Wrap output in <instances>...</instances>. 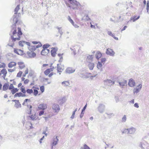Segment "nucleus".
Segmentation results:
<instances>
[{
	"label": "nucleus",
	"instance_id": "15",
	"mask_svg": "<svg viewBox=\"0 0 149 149\" xmlns=\"http://www.w3.org/2000/svg\"><path fill=\"white\" fill-rule=\"evenodd\" d=\"M32 88L33 89V93L34 95L36 96L38 93V90H39V88L33 86L32 87Z\"/></svg>",
	"mask_w": 149,
	"mask_h": 149
},
{
	"label": "nucleus",
	"instance_id": "62",
	"mask_svg": "<svg viewBox=\"0 0 149 149\" xmlns=\"http://www.w3.org/2000/svg\"><path fill=\"white\" fill-rule=\"evenodd\" d=\"M130 102L131 103L134 104V99H133Z\"/></svg>",
	"mask_w": 149,
	"mask_h": 149
},
{
	"label": "nucleus",
	"instance_id": "23",
	"mask_svg": "<svg viewBox=\"0 0 149 149\" xmlns=\"http://www.w3.org/2000/svg\"><path fill=\"white\" fill-rule=\"evenodd\" d=\"M102 56V54L100 51H97L95 54V57L97 59H99Z\"/></svg>",
	"mask_w": 149,
	"mask_h": 149
},
{
	"label": "nucleus",
	"instance_id": "4",
	"mask_svg": "<svg viewBox=\"0 0 149 149\" xmlns=\"http://www.w3.org/2000/svg\"><path fill=\"white\" fill-rule=\"evenodd\" d=\"M56 69L54 67H51L47 69L44 72V74L46 75H48L49 77H51L53 75L56 74Z\"/></svg>",
	"mask_w": 149,
	"mask_h": 149
},
{
	"label": "nucleus",
	"instance_id": "48",
	"mask_svg": "<svg viewBox=\"0 0 149 149\" xmlns=\"http://www.w3.org/2000/svg\"><path fill=\"white\" fill-rule=\"evenodd\" d=\"M106 61V59L105 58H102L101 59V63H104Z\"/></svg>",
	"mask_w": 149,
	"mask_h": 149
},
{
	"label": "nucleus",
	"instance_id": "45",
	"mask_svg": "<svg viewBox=\"0 0 149 149\" xmlns=\"http://www.w3.org/2000/svg\"><path fill=\"white\" fill-rule=\"evenodd\" d=\"M6 66V65L3 63H0V68H4Z\"/></svg>",
	"mask_w": 149,
	"mask_h": 149
},
{
	"label": "nucleus",
	"instance_id": "25",
	"mask_svg": "<svg viewBox=\"0 0 149 149\" xmlns=\"http://www.w3.org/2000/svg\"><path fill=\"white\" fill-rule=\"evenodd\" d=\"M58 141V136H56L55 139H54L53 142L52 143V146L56 145L57 143V142ZM53 146H52V148Z\"/></svg>",
	"mask_w": 149,
	"mask_h": 149
},
{
	"label": "nucleus",
	"instance_id": "35",
	"mask_svg": "<svg viewBox=\"0 0 149 149\" xmlns=\"http://www.w3.org/2000/svg\"><path fill=\"white\" fill-rule=\"evenodd\" d=\"M106 81L108 83H109V85H112L114 84V81H112L110 80H107Z\"/></svg>",
	"mask_w": 149,
	"mask_h": 149
},
{
	"label": "nucleus",
	"instance_id": "32",
	"mask_svg": "<svg viewBox=\"0 0 149 149\" xmlns=\"http://www.w3.org/2000/svg\"><path fill=\"white\" fill-rule=\"evenodd\" d=\"M74 70H72V69L70 68H68L66 70V72L68 73H71L74 72Z\"/></svg>",
	"mask_w": 149,
	"mask_h": 149
},
{
	"label": "nucleus",
	"instance_id": "61",
	"mask_svg": "<svg viewBox=\"0 0 149 149\" xmlns=\"http://www.w3.org/2000/svg\"><path fill=\"white\" fill-rule=\"evenodd\" d=\"M22 85V84L21 83H19L18 85V87H20Z\"/></svg>",
	"mask_w": 149,
	"mask_h": 149
},
{
	"label": "nucleus",
	"instance_id": "50",
	"mask_svg": "<svg viewBox=\"0 0 149 149\" xmlns=\"http://www.w3.org/2000/svg\"><path fill=\"white\" fill-rule=\"evenodd\" d=\"M32 42L33 44L35 45L38 44L39 43H41L40 42L37 41H32Z\"/></svg>",
	"mask_w": 149,
	"mask_h": 149
},
{
	"label": "nucleus",
	"instance_id": "58",
	"mask_svg": "<svg viewBox=\"0 0 149 149\" xmlns=\"http://www.w3.org/2000/svg\"><path fill=\"white\" fill-rule=\"evenodd\" d=\"M147 12H148L149 10V5H147Z\"/></svg>",
	"mask_w": 149,
	"mask_h": 149
},
{
	"label": "nucleus",
	"instance_id": "30",
	"mask_svg": "<svg viewBox=\"0 0 149 149\" xmlns=\"http://www.w3.org/2000/svg\"><path fill=\"white\" fill-rule=\"evenodd\" d=\"M30 102V99H25L23 102L22 104L23 105H25L27 104L28 102Z\"/></svg>",
	"mask_w": 149,
	"mask_h": 149
},
{
	"label": "nucleus",
	"instance_id": "40",
	"mask_svg": "<svg viewBox=\"0 0 149 149\" xmlns=\"http://www.w3.org/2000/svg\"><path fill=\"white\" fill-rule=\"evenodd\" d=\"M22 74V72L21 71H19L17 74V77H20Z\"/></svg>",
	"mask_w": 149,
	"mask_h": 149
},
{
	"label": "nucleus",
	"instance_id": "31",
	"mask_svg": "<svg viewBox=\"0 0 149 149\" xmlns=\"http://www.w3.org/2000/svg\"><path fill=\"white\" fill-rule=\"evenodd\" d=\"M26 92L29 94H31L33 93V90L32 89H27L26 90Z\"/></svg>",
	"mask_w": 149,
	"mask_h": 149
},
{
	"label": "nucleus",
	"instance_id": "39",
	"mask_svg": "<svg viewBox=\"0 0 149 149\" xmlns=\"http://www.w3.org/2000/svg\"><path fill=\"white\" fill-rule=\"evenodd\" d=\"M49 45L48 44H45L43 46V49H47V48L49 47Z\"/></svg>",
	"mask_w": 149,
	"mask_h": 149
},
{
	"label": "nucleus",
	"instance_id": "22",
	"mask_svg": "<svg viewBox=\"0 0 149 149\" xmlns=\"http://www.w3.org/2000/svg\"><path fill=\"white\" fill-rule=\"evenodd\" d=\"M16 65V63L14 62H11L8 64V66L9 68H11L15 66Z\"/></svg>",
	"mask_w": 149,
	"mask_h": 149
},
{
	"label": "nucleus",
	"instance_id": "20",
	"mask_svg": "<svg viewBox=\"0 0 149 149\" xmlns=\"http://www.w3.org/2000/svg\"><path fill=\"white\" fill-rule=\"evenodd\" d=\"M20 69H22L24 68L25 67V64L24 62H19L17 63Z\"/></svg>",
	"mask_w": 149,
	"mask_h": 149
},
{
	"label": "nucleus",
	"instance_id": "11",
	"mask_svg": "<svg viewBox=\"0 0 149 149\" xmlns=\"http://www.w3.org/2000/svg\"><path fill=\"white\" fill-rule=\"evenodd\" d=\"M1 75H2V76L3 79H5L7 74L6 70L5 68H3L0 71Z\"/></svg>",
	"mask_w": 149,
	"mask_h": 149
},
{
	"label": "nucleus",
	"instance_id": "44",
	"mask_svg": "<svg viewBox=\"0 0 149 149\" xmlns=\"http://www.w3.org/2000/svg\"><path fill=\"white\" fill-rule=\"evenodd\" d=\"M22 94L20 93H16L15 95V97H20L21 96Z\"/></svg>",
	"mask_w": 149,
	"mask_h": 149
},
{
	"label": "nucleus",
	"instance_id": "6",
	"mask_svg": "<svg viewBox=\"0 0 149 149\" xmlns=\"http://www.w3.org/2000/svg\"><path fill=\"white\" fill-rule=\"evenodd\" d=\"M70 3L71 5L70 6H69L68 7L72 8L73 9H78L79 7L81 6L80 4L75 0L72 1Z\"/></svg>",
	"mask_w": 149,
	"mask_h": 149
},
{
	"label": "nucleus",
	"instance_id": "46",
	"mask_svg": "<svg viewBox=\"0 0 149 149\" xmlns=\"http://www.w3.org/2000/svg\"><path fill=\"white\" fill-rule=\"evenodd\" d=\"M126 120V116L125 115H124L122 118V121L123 122H125Z\"/></svg>",
	"mask_w": 149,
	"mask_h": 149
},
{
	"label": "nucleus",
	"instance_id": "14",
	"mask_svg": "<svg viewBox=\"0 0 149 149\" xmlns=\"http://www.w3.org/2000/svg\"><path fill=\"white\" fill-rule=\"evenodd\" d=\"M14 51L15 53L19 55H23L24 54V51L19 49H14Z\"/></svg>",
	"mask_w": 149,
	"mask_h": 149
},
{
	"label": "nucleus",
	"instance_id": "41",
	"mask_svg": "<svg viewBox=\"0 0 149 149\" xmlns=\"http://www.w3.org/2000/svg\"><path fill=\"white\" fill-rule=\"evenodd\" d=\"M44 114V111L43 110H42V111H39L38 115L39 116H40Z\"/></svg>",
	"mask_w": 149,
	"mask_h": 149
},
{
	"label": "nucleus",
	"instance_id": "12",
	"mask_svg": "<svg viewBox=\"0 0 149 149\" xmlns=\"http://www.w3.org/2000/svg\"><path fill=\"white\" fill-rule=\"evenodd\" d=\"M57 71L59 72H61L64 69V66L61 64H58L57 65Z\"/></svg>",
	"mask_w": 149,
	"mask_h": 149
},
{
	"label": "nucleus",
	"instance_id": "37",
	"mask_svg": "<svg viewBox=\"0 0 149 149\" xmlns=\"http://www.w3.org/2000/svg\"><path fill=\"white\" fill-rule=\"evenodd\" d=\"M19 9V5H18L15 8V14H17L18 10Z\"/></svg>",
	"mask_w": 149,
	"mask_h": 149
},
{
	"label": "nucleus",
	"instance_id": "27",
	"mask_svg": "<svg viewBox=\"0 0 149 149\" xmlns=\"http://www.w3.org/2000/svg\"><path fill=\"white\" fill-rule=\"evenodd\" d=\"M62 85L64 86H67L69 85V82L67 81H65L62 83Z\"/></svg>",
	"mask_w": 149,
	"mask_h": 149
},
{
	"label": "nucleus",
	"instance_id": "55",
	"mask_svg": "<svg viewBox=\"0 0 149 149\" xmlns=\"http://www.w3.org/2000/svg\"><path fill=\"white\" fill-rule=\"evenodd\" d=\"M86 107H87V104H86L85 106L84 107L83 109L82 110V113L83 112V111H84L85 110V109Z\"/></svg>",
	"mask_w": 149,
	"mask_h": 149
},
{
	"label": "nucleus",
	"instance_id": "33",
	"mask_svg": "<svg viewBox=\"0 0 149 149\" xmlns=\"http://www.w3.org/2000/svg\"><path fill=\"white\" fill-rule=\"evenodd\" d=\"M40 89L41 93H43L45 90V87L44 86H40Z\"/></svg>",
	"mask_w": 149,
	"mask_h": 149
},
{
	"label": "nucleus",
	"instance_id": "43",
	"mask_svg": "<svg viewBox=\"0 0 149 149\" xmlns=\"http://www.w3.org/2000/svg\"><path fill=\"white\" fill-rule=\"evenodd\" d=\"M28 72H29V70H28V68H26V69L24 72V74L23 75V76L24 77H25L26 74H28Z\"/></svg>",
	"mask_w": 149,
	"mask_h": 149
},
{
	"label": "nucleus",
	"instance_id": "19",
	"mask_svg": "<svg viewBox=\"0 0 149 149\" xmlns=\"http://www.w3.org/2000/svg\"><path fill=\"white\" fill-rule=\"evenodd\" d=\"M128 85L132 87L135 86V83L134 80L131 79L129 81Z\"/></svg>",
	"mask_w": 149,
	"mask_h": 149
},
{
	"label": "nucleus",
	"instance_id": "52",
	"mask_svg": "<svg viewBox=\"0 0 149 149\" xmlns=\"http://www.w3.org/2000/svg\"><path fill=\"white\" fill-rule=\"evenodd\" d=\"M63 54H58V56L60 57V60L61 59H62L63 57H62V55Z\"/></svg>",
	"mask_w": 149,
	"mask_h": 149
},
{
	"label": "nucleus",
	"instance_id": "26",
	"mask_svg": "<svg viewBox=\"0 0 149 149\" xmlns=\"http://www.w3.org/2000/svg\"><path fill=\"white\" fill-rule=\"evenodd\" d=\"M107 33L109 35L111 36H112V37H113L115 40H118V38L117 37H115V36L114 35V34H113L111 32L109 31Z\"/></svg>",
	"mask_w": 149,
	"mask_h": 149
},
{
	"label": "nucleus",
	"instance_id": "38",
	"mask_svg": "<svg viewBox=\"0 0 149 149\" xmlns=\"http://www.w3.org/2000/svg\"><path fill=\"white\" fill-rule=\"evenodd\" d=\"M21 90L22 92L24 94H25L26 93V91L25 90L24 88V86H22Z\"/></svg>",
	"mask_w": 149,
	"mask_h": 149
},
{
	"label": "nucleus",
	"instance_id": "47",
	"mask_svg": "<svg viewBox=\"0 0 149 149\" xmlns=\"http://www.w3.org/2000/svg\"><path fill=\"white\" fill-rule=\"evenodd\" d=\"M84 149H90V148L87 145L85 144L84 146Z\"/></svg>",
	"mask_w": 149,
	"mask_h": 149
},
{
	"label": "nucleus",
	"instance_id": "56",
	"mask_svg": "<svg viewBox=\"0 0 149 149\" xmlns=\"http://www.w3.org/2000/svg\"><path fill=\"white\" fill-rule=\"evenodd\" d=\"M127 28V26H125L123 28V29L121 30V31H123L125 30Z\"/></svg>",
	"mask_w": 149,
	"mask_h": 149
},
{
	"label": "nucleus",
	"instance_id": "24",
	"mask_svg": "<svg viewBox=\"0 0 149 149\" xmlns=\"http://www.w3.org/2000/svg\"><path fill=\"white\" fill-rule=\"evenodd\" d=\"M140 17V16H134L133 17L131 18L130 20L133 22L135 21L136 20L138 19Z\"/></svg>",
	"mask_w": 149,
	"mask_h": 149
},
{
	"label": "nucleus",
	"instance_id": "18",
	"mask_svg": "<svg viewBox=\"0 0 149 149\" xmlns=\"http://www.w3.org/2000/svg\"><path fill=\"white\" fill-rule=\"evenodd\" d=\"M49 49H43L41 52V54L42 55L46 56L49 53Z\"/></svg>",
	"mask_w": 149,
	"mask_h": 149
},
{
	"label": "nucleus",
	"instance_id": "10",
	"mask_svg": "<svg viewBox=\"0 0 149 149\" xmlns=\"http://www.w3.org/2000/svg\"><path fill=\"white\" fill-rule=\"evenodd\" d=\"M106 53L107 54L112 56H113L115 54V52L112 49L110 48L107 49Z\"/></svg>",
	"mask_w": 149,
	"mask_h": 149
},
{
	"label": "nucleus",
	"instance_id": "5",
	"mask_svg": "<svg viewBox=\"0 0 149 149\" xmlns=\"http://www.w3.org/2000/svg\"><path fill=\"white\" fill-rule=\"evenodd\" d=\"M26 44L27 46V47L29 51H30L34 52L36 48H38L42 46V45L41 43H39L37 45L33 46L29 42H26Z\"/></svg>",
	"mask_w": 149,
	"mask_h": 149
},
{
	"label": "nucleus",
	"instance_id": "34",
	"mask_svg": "<svg viewBox=\"0 0 149 149\" xmlns=\"http://www.w3.org/2000/svg\"><path fill=\"white\" fill-rule=\"evenodd\" d=\"M26 42L24 41H20L19 42V45L21 47H23L24 44H26Z\"/></svg>",
	"mask_w": 149,
	"mask_h": 149
},
{
	"label": "nucleus",
	"instance_id": "64",
	"mask_svg": "<svg viewBox=\"0 0 149 149\" xmlns=\"http://www.w3.org/2000/svg\"><path fill=\"white\" fill-rule=\"evenodd\" d=\"M143 3L145 5H146V0H144V1H143Z\"/></svg>",
	"mask_w": 149,
	"mask_h": 149
},
{
	"label": "nucleus",
	"instance_id": "2",
	"mask_svg": "<svg viewBox=\"0 0 149 149\" xmlns=\"http://www.w3.org/2000/svg\"><path fill=\"white\" fill-rule=\"evenodd\" d=\"M8 89L10 90L12 93L13 94L18 91L17 88H15L13 84H11L9 85L8 83H5L3 86V89L4 91L7 90Z\"/></svg>",
	"mask_w": 149,
	"mask_h": 149
},
{
	"label": "nucleus",
	"instance_id": "36",
	"mask_svg": "<svg viewBox=\"0 0 149 149\" xmlns=\"http://www.w3.org/2000/svg\"><path fill=\"white\" fill-rule=\"evenodd\" d=\"M102 63L100 62H98L97 65V67L99 69H101L102 68Z\"/></svg>",
	"mask_w": 149,
	"mask_h": 149
},
{
	"label": "nucleus",
	"instance_id": "3",
	"mask_svg": "<svg viewBox=\"0 0 149 149\" xmlns=\"http://www.w3.org/2000/svg\"><path fill=\"white\" fill-rule=\"evenodd\" d=\"M32 107L31 105H27L26 112L28 114L30 115L29 117L32 120H36L38 119V118L36 112H34L33 113L32 112Z\"/></svg>",
	"mask_w": 149,
	"mask_h": 149
},
{
	"label": "nucleus",
	"instance_id": "17",
	"mask_svg": "<svg viewBox=\"0 0 149 149\" xmlns=\"http://www.w3.org/2000/svg\"><path fill=\"white\" fill-rule=\"evenodd\" d=\"M142 87V85L140 84L137 86L136 88H134L133 91V92L134 94L138 93L141 90Z\"/></svg>",
	"mask_w": 149,
	"mask_h": 149
},
{
	"label": "nucleus",
	"instance_id": "13",
	"mask_svg": "<svg viewBox=\"0 0 149 149\" xmlns=\"http://www.w3.org/2000/svg\"><path fill=\"white\" fill-rule=\"evenodd\" d=\"M27 54L29 57L30 58H34L36 56V53L32 51H31V52H28Z\"/></svg>",
	"mask_w": 149,
	"mask_h": 149
},
{
	"label": "nucleus",
	"instance_id": "63",
	"mask_svg": "<svg viewBox=\"0 0 149 149\" xmlns=\"http://www.w3.org/2000/svg\"><path fill=\"white\" fill-rule=\"evenodd\" d=\"M21 79L22 81H24L25 80V78L24 77H22L21 78Z\"/></svg>",
	"mask_w": 149,
	"mask_h": 149
},
{
	"label": "nucleus",
	"instance_id": "53",
	"mask_svg": "<svg viewBox=\"0 0 149 149\" xmlns=\"http://www.w3.org/2000/svg\"><path fill=\"white\" fill-rule=\"evenodd\" d=\"M8 72H12L14 71V70L13 69H8Z\"/></svg>",
	"mask_w": 149,
	"mask_h": 149
},
{
	"label": "nucleus",
	"instance_id": "60",
	"mask_svg": "<svg viewBox=\"0 0 149 149\" xmlns=\"http://www.w3.org/2000/svg\"><path fill=\"white\" fill-rule=\"evenodd\" d=\"M44 136H43L42 138L40 139V143H42V141H41L43 139H44Z\"/></svg>",
	"mask_w": 149,
	"mask_h": 149
},
{
	"label": "nucleus",
	"instance_id": "7",
	"mask_svg": "<svg viewBox=\"0 0 149 149\" xmlns=\"http://www.w3.org/2000/svg\"><path fill=\"white\" fill-rule=\"evenodd\" d=\"M135 132V129L134 128H132L129 129H125L123 132V133L127 132L128 134H133Z\"/></svg>",
	"mask_w": 149,
	"mask_h": 149
},
{
	"label": "nucleus",
	"instance_id": "54",
	"mask_svg": "<svg viewBox=\"0 0 149 149\" xmlns=\"http://www.w3.org/2000/svg\"><path fill=\"white\" fill-rule=\"evenodd\" d=\"M134 106L137 108H139V105H138V104L137 103H135L134 104Z\"/></svg>",
	"mask_w": 149,
	"mask_h": 149
},
{
	"label": "nucleus",
	"instance_id": "49",
	"mask_svg": "<svg viewBox=\"0 0 149 149\" xmlns=\"http://www.w3.org/2000/svg\"><path fill=\"white\" fill-rule=\"evenodd\" d=\"M93 56L92 55H90L89 56H88L87 57V61H88V60L89 59H91V60H92L93 59Z\"/></svg>",
	"mask_w": 149,
	"mask_h": 149
},
{
	"label": "nucleus",
	"instance_id": "57",
	"mask_svg": "<svg viewBox=\"0 0 149 149\" xmlns=\"http://www.w3.org/2000/svg\"><path fill=\"white\" fill-rule=\"evenodd\" d=\"M86 19L87 20H89L90 19L88 17V15H86Z\"/></svg>",
	"mask_w": 149,
	"mask_h": 149
},
{
	"label": "nucleus",
	"instance_id": "28",
	"mask_svg": "<svg viewBox=\"0 0 149 149\" xmlns=\"http://www.w3.org/2000/svg\"><path fill=\"white\" fill-rule=\"evenodd\" d=\"M94 66V64L93 63H90L88 65V67L90 70H92Z\"/></svg>",
	"mask_w": 149,
	"mask_h": 149
},
{
	"label": "nucleus",
	"instance_id": "42",
	"mask_svg": "<svg viewBox=\"0 0 149 149\" xmlns=\"http://www.w3.org/2000/svg\"><path fill=\"white\" fill-rule=\"evenodd\" d=\"M77 111V109H75V110L73 112V113H72V115L71 117V118H72V119H73L74 117V115L75 114V112Z\"/></svg>",
	"mask_w": 149,
	"mask_h": 149
},
{
	"label": "nucleus",
	"instance_id": "8",
	"mask_svg": "<svg viewBox=\"0 0 149 149\" xmlns=\"http://www.w3.org/2000/svg\"><path fill=\"white\" fill-rule=\"evenodd\" d=\"M52 108L53 112L56 113H58L60 110L59 105L55 104H53Z\"/></svg>",
	"mask_w": 149,
	"mask_h": 149
},
{
	"label": "nucleus",
	"instance_id": "59",
	"mask_svg": "<svg viewBox=\"0 0 149 149\" xmlns=\"http://www.w3.org/2000/svg\"><path fill=\"white\" fill-rule=\"evenodd\" d=\"M48 65V64H44L42 65V68L44 67H46Z\"/></svg>",
	"mask_w": 149,
	"mask_h": 149
},
{
	"label": "nucleus",
	"instance_id": "51",
	"mask_svg": "<svg viewBox=\"0 0 149 149\" xmlns=\"http://www.w3.org/2000/svg\"><path fill=\"white\" fill-rule=\"evenodd\" d=\"M29 82V80L28 79L25 80L24 81V83L25 84H27Z\"/></svg>",
	"mask_w": 149,
	"mask_h": 149
},
{
	"label": "nucleus",
	"instance_id": "16",
	"mask_svg": "<svg viewBox=\"0 0 149 149\" xmlns=\"http://www.w3.org/2000/svg\"><path fill=\"white\" fill-rule=\"evenodd\" d=\"M51 49L52 50L51 51V55L52 56L54 57L56 54L58 49L57 48H52Z\"/></svg>",
	"mask_w": 149,
	"mask_h": 149
},
{
	"label": "nucleus",
	"instance_id": "21",
	"mask_svg": "<svg viewBox=\"0 0 149 149\" xmlns=\"http://www.w3.org/2000/svg\"><path fill=\"white\" fill-rule=\"evenodd\" d=\"M68 19L69 21L71 23V24L74 26L75 28H78L79 26L77 24H74V23L73 20L71 19L70 16H68Z\"/></svg>",
	"mask_w": 149,
	"mask_h": 149
},
{
	"label": "nucleus",
	"instance_id": "9",
	"mask_svg": "<svg viewBox=\"0 0 149 149\" xmlns=\"http://www.w3.org/2000/svg\"><path fill=\"white\" fill-rule=\"evenodd\" d=\"M47 108V105L46 104L42 103L40 104L38 106V109L39 110H44Z\"/></svg>",
	"mask_w": 149,
	"mask_h": 149
},
{
	"label": "nucleus",
	"instance_id": "1",
	"mask_svg": "<svg viewBox=\"0 0 149 149\" xmlns=\"http://www.w3.org/2000/svg\"><path fill=\"white\" fill-rule=\"evenodd\" d=\"M18 32H17L16 26L14 27L11 29V32L12 33V35L11 36V38L13 41L20 40L21 36L22 34L20 28L18 27Z\"/></svg>",
	"mask_w": 149,
	"mask_h": 149
},
{
	"label": "nucleus",
	"instance_id": "29",
	"mask_svg": "<svg viewBox=\"0 0 149 149\" xmlns=\"http://www.w3.org/2000/svg\"><path fill=\"white\" fill-rule=\"evenodd\" d=\"M119 84L121 87H123L126 84L127 82L126 81L124 80L123 82H119Z\"/></svg>",
	"mask_w": 149,
	"mask_h": 149
}]
</instances>
